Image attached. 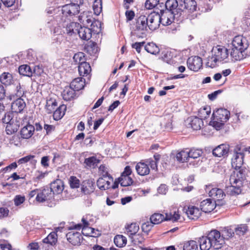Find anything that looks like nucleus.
<instances>
[{
    "instance_id": "1",
    "label": "nucleus",
    "mask_w": 250,
    "mask_h": 250,
    "mask_svg": "<svg viewBox=\"0 0 250 250\" xmlns=\"http://www.w3.org/2000/svg\"><path fill=\"white\" fill-rule=\"evenodd\" d=\"M75 3L65 4L62 7L53 9L54 18L58 23L70 21L74 17L78 15L80 10V5L83 3V0H72Z\"/></svg>"
},
{
    "instance_id": "2",
    "label": "nucleus",
    "mask_w": 250,
    "mask_h": 250,
    "mask_svg": "<svg viewBox=\"0 0 250 250\" xmlns=\"http://www.w3.org/2000/svg\"><path fill=\"white\" fill-rule=\"evenodd\" d=\"M150 220L153 225H157L164 221H170L173 223L182 222L184 220V218L180 214L178 210H175L169 213H166L165 215L159 213H155L150 216Z\"/></svg>"
},
{
    "instance_id": "3",
    "label": "nucleus",
    "mask_w": 250,
    "mask_h": 250,
    "mask_svg": "<svg viewBox=\"0 0 250 250\" xmlns=\"http://www.w3.org/2000/svg\"><path fill=\"white\" fill-rule=\"evenodd\" d=\"M230 112L226 109H218L213 112L212 120L209 122V125H212L216 130L222 128L225 122L229 118Z\"/></svg>"
},
{
    "instance_id": "4",
    "label": "nucleus",
    "mask_w": 250,
    "mask_h": 250,
    "mask_svg": "<svg viewBox=\"0 0 250 250\" xmlns=\"http://www.w3.org/2000/svg\"><path fill=\"white\" fill-rule=\"evenodd\" d=\"M81 229L82 225L80 224L73 225L69 228V229L71 230L66 234V237L67 240L73 245H80L81 244L83 241L81 233L75 230H80Z\"/></svg>"
},
{
    "instance_id": "5",
    "label": "nucleus",
    "mask_w": 250,
    "mask_h": 250,
    "mask_svg": "<svg viewBox=\"0 0 250 250\" xmlns=\"http://www.w3.org/2000/svg\"><path fill=\"white\" fill-rule=\"evenodd\" d=\"M237 178H236L235 174L231 175L229 181L231 186L230 187L231 194L232 195L239 194L241 192L240 185L242 184V181L240 179H242L244 176L243 171L240 169L236 174Z\"/></svg>"
},
{
    "instance_id": "6",
    "label": "nucleus",
    "mask_w": 250,
    "mask_h": 250,
    "mask_svg": "<svg viewBox=\"0 0 250 250\" xmlns=\"http://www.w3.org/2000/svg\"><path fill=\"white\" fill-rule=\"evenodd\" d=\"M208 236L212 245V247L215 250L221 249L225 244L224 238L221 236L220 232L215 229L211 230Z\"/></svg>"
},
{
    "instance_id": "7",
    "label": "nucleus",
    "mask_w": 250,
    "mask_h": 250,
    "mask_svg": "<svg viewBox=\"0 0 250 250\" xmlns=\"http://www.w3.org/2000/svg\"><path fill=\"white\" fill-rule=\"evenodd\" d=\"M211 52L212 54L216 56L219 62L224 61L225 62H227L229 61V52L225 47L217 45L213 47Z\"/></svg>"
},
{
    "instance_id": "8",
    "label": "nucleus",
    "mask_w": 250,
    "mask_h": 250,
    "mask_svg": "<svg viewBox=\"0 0 250 250\" xmlns=\"http://www.w3.org/2000/svg\"><path fill=\"white\" fill-rule=\"evenodd\" d=\"M9 119V122H4L3 123L7 124L5 131L7 134L10 135L17 132L18 130L20 125V119L18 118V115L13 114L12 118Z\"/></svg>"
},
{
    "instance_id": "9",
    "label": "nucleus",
    "mask_w": 250,
    "mask_h": 250,
    "mask_svg": "<svg viewBox=\"0 0 250 250\" xmlns=\"http://www.w3.org/2000/svg\"><path fill=\"white\" fill-rule=\"evenodd\" d=\"M244 155L241 151V148L236 146L234 150V154L231 159V165L235 169H240L243 164Z\"/></svg>"
},
{
    "instance_id": "10",
    "label": "nucleus",
    "mask_w": 250,
    "mask_h": 250,
    "mask_svg": "<svg viewBox=\"0 0 250 250\" xmlns=\"http://www.w3.org/2000/svg\"><path fill=\"white\" fill-rule=\"evenodd\" d=\"M197 0H180L179 7L181 8V12L187 11L192 13L196 11L197 8Z\"/></svg>"
},
{
    "instance_id": "11",
    "label": "nucleus",
    "mask_w": 250,
    "mask_h": 250,
    "mask_svg": "<svg viewBox=\"0 0 250 250\" xmlns=\"http://www.w3.org/2000/svg\"><path fill=\"white\" fill-rule=\"evenodd\" d=\"M41 71L38 66H35L33 71L31 67L27 64L21 65L19 68V72L21 75L29 77H31L33 73L36 75L40 74Z\"/></svg>"
},
{
    "instance_id": "12",
    "label": "nucleus",
    "mask_w": 250,
    "mask_h": 250,
    "mask_svg": "<svg viewBox=\"0 0 250 250\" xmlns=\"http://www.w3.org/2000/svg\"><path fill=\"white\" fill-rule=\"evenodd\" d=\"M202 64V59L198 56L191 57L187 61L188 68L194 71H198L200 69Z\"/></svg>"
},
{
    "instance_id": "13",
    "label": "nucleus",
    "mask_w": 250,
    "mask_h": 250,
    "mask_svg": "<svg viewBox=\"0 0 250 250\" xmlns=\"http://www.w3.org/2000/svg\"><path fill=\"white\" fill-rule=\"evenodd\" d=\"M148 22V28L151 30H154L159 27L160 23V14L158 13L152 12L146 16Z\"/></svg>"
},
{
    "instance_id": "14",
    "label": "nucleus",
    "mask_w": 250,
    "mask_h": 250,
    "mask_svg": "<svg viewBox=\"0 0 250 250\" xmlns=\"http://www.w3.org/2000/svg\"><path fill=\"white\" fill-rule=\"evenodd\" d=\"M24 94V89L19 83H17L14 85L13 91L6 96V98L10 101H12L13 100L21 98Z\"/></svg>"
},
{
    "instance_id": "15",
    "label": "nucleus",
    "mask_w": 250,
    "mask_h": 250,
    "mask_svg": "<svg viewBox=\"0 0 250 250\" xmlns=\"http://www.w3.org/2000/svg\"><path fill=\"white\" fill-rule=\"evenodd\" d=\"M52 193L48 188L39 189L36 200L37 202L42 203L51 199Z\"/></svg>"
},
{
    "instance_id": "16",
    "label": "nucleus",
    "mask_w": 250,
    "mask_h": 250,
    "mask_svg": "<svg viewBox=\"0 0 250 250\" xmlns=\"http://www.w3.org/2000/svg\"><path fill=\"white\" fill-rule=\"evenodd\" d=\"M160 23L163 25L166 26L170 24L173 20L174 12L170 11H160Z\"/></svg>"
},
{
    "instance_id": "17",
    "label": "nucleus",
    "mask_w": 250,
    "mask_h": 250,
    "mask_svg": "<svg viewBox=\"0 0 250 250\" xmlns=\"http://www.w3.org/2000/svg\"><path fill=\"white\" fill-rule=\"evenodd\" d=\"M57 241V234L56 232L53 231L50 233V234L42 240L43 243L47 245L46 246H43V247L45 248L44 250H53L52 246L55 245Z\"/></svg>"
},
{
    "instance_id": "18",
    "label": "nucleus",
    "mask_w": 250,
    "mask_h": 250,
    "mask_svg": "<svg viewBox=\"0 0 250 250\" xmlns=\"http://www.w3.org/2000/svg\"><path fill=\"white\" fill-rule=\"evenodd\" d=\"M186 124L188 127H191L195 130L200 129L201 126L203 125V121L197 117H189L186 121Z\"/></svg>"
},
{
    "instance_id": "19",
    "label": "nucleus",
    "mask_w": 250,
    "mask_h": 250,
    "mask_svg": "<svg viewBox=\"0 0 250 250\" xmlns=\"http://www.w3.org/2000/svg\"><path fill=\"white\" fill-rule=\"evenodd\" d=\"M14 101L11 104V109L14 115H18L21 113L25 107L26 104L24 100L21 98L13 100Z\"/></svg>"
},
{
    "instance_id": "20",
    "label": "nucleus",
    "mask_w": 250,
    "mask_h": 250,
    "mask_svg": "<svg viewBox=\"0 0 250 250\" xmlns=\"http://www.w3.org/2000/svg\"><path fill=\"white\" fill-rule=\"evenodd\" d=\"M113 179L111 176L100 177L97 180V184L99 188L101 190H106L111 187V183Z\"/></svg>"
},
{
    "instance_id": "21",
    "label": "nucleus",
    "mask_w": 250,
    "mask_h": 250,
    "mask_svg": "<svg viewBox=\"0 0 250 250\" xmlns=\"http://www.w3.org/2000/svg\"><path fill=\"white\" fill-rule=\"evenodd\" d=\"M232 45L239 49L245 50L248 47L247 40L241 36H235L232 42Z\"/></svg>"
},
{
    "instance_id": "22",
    "label": "nucleus",
    "mask_w": 250,
    "mask_h": 250,
    "mask_svg": "<svg viewBox=\"0 0 250 250\" xmlns=\"http://www.w3.org/2000/svg\"><path fill=\"white\" fill-rule=\"evenodd\" d=\"M63 189L64 185L62 181L60 179H57L51 183L49 189L51 191V193L52 192L53 195L61 193Z\"/></svg>"
},
{
    "instance_id": "23",
    "label": "nucleus",
    "mask_w": 250,
    "mask_h": 250,
    "mask_svg": "<svg viewBox=\"0 0 250 250\" xmlns=\"http://www.w3.org/2000/svg\"><path fill=\"white\" fill-rule=\"evenodd\" d=\"M216 203L212 201L211 199H207L201 202V210L206 213L210 212L215 208Z\"/></svg>"
},
{
    "instance_id": "24",
    "label": "nucleus",
    "mask_w": 250,
    "mask_h": 250,
    "mask_svg": "<svg viewBox=\"0 0 250 250\" xmlns=\"http://www.w3.org/2000/svg\"><path fill=\"white\" fill-rule=\"evenodd\" d=\"M208 194L215 203L216 201H220L223 200L226 196L223 190L218 188H212L209 191Z\"/></svg>"
},
{
    "instance_id": "25",
    "label": "nucleus",
    "mask_w": 250,
    "mask_h": 250,
    "mask_svg": "<svg viewBox=\"0 0 250 250\" xmlns=\"http://www.w3.org/2000/svg\"><path fill=\"white\" fill-rule=\"evenodd\" d=\"M180 0H167L166 2L165 6L166 11L176 12L177 14L181 12V8L179 7Z\"/></svg>"
},
{
    "instance_id": "26",
    "label": "nucleus",
    "mask_w": 250,
    "mask_h": 250,
    "mask_svg": "<svg viewBox=\"0 0 250 250\" xmlns=\"http://www.w3.org/2000/svg\"><path fill=\"white\" fill-rule=\"evenodd\" d=\"M229 150V146L225 144H222L215 147L212 151L213 155L215 157L225 156Z\"/></svg>"
},
{
    "instance_id": "27",
    "label": "nucleus",
    "mask_w": 250,
    "mask_h": 250,
    "mask_svg": "<svg viewBox=\"0 0 250 250\" xmlns=\"http://www.w3.org/2000/svg\"><path fill=\"white\" fill-rule=\"evenodd\" d=\"M148 25L146 16H140L136 22V29L138 31H144L147 30V28L148 27Z\"/></svg>"
},
{
    "instance_id": "28",
    "label": "nucleus",
    "mask_w": 250,
    "mask_h": 250,
    "mask_svg": "<svg viewBox=\"0 0 250 250\" xmlns=\"http://www.w3.org/2000/svg\"><path fill=\"white\" fill-rule=\"evenodd\" d=\"M78 34L81 39L83 40L88 41L90 40L92 37V30L87 27L79 26V28L77 31Z\"/></svg>"
},
{
    "instance_id": "29",
    "label": "nucleus",
    "mask_w": 250,
    "mask_h": 250,
    "mask_svg": "<svg viewBox=\"0 0 250 250\" xmlns=\"http://www.w3.org/2000/svg\"><path fill=\"white\" fill-rule=\"evenodd\" d=\"M34 131V126L28 124L21 128L20 132L21 137L25 139H29L33 135Z\"/></svg>"
},
{
    "instance_id": "30",
    "label": "nucleus",
    "mask_w": 250,
    "mask_h": 250,
    "mask_svg": "<svg viewBox=\"0 0 250 250\" xmlns=\"http://www.w3.org/2000/svg\"><path fill=\"white\" fill-rule=\"evenodd\" d=\"M69 21L63 23H59L63 27L66 28V31L67 34H72V33H76L79 28V23L75 22H71L68 23Z\"/></svg>"
},
{
    "instance_id": "31",
    "label": "nucleus",
    "mask_w": 250,
    "mask_h": 250,
    "mask_svg": "<svg viewBox=\"0 0 250 250\" xmlns=\"http://www.w3.org/2000/svg\"><path fill=\"white\" fill-rule=\"evenodd\" d=\"M75 90L69 86L65 87L62 93V96L64 100L69 101L72 100L75 97Z\"/></svg>"
},
{
    "instance_id": "32",
    "label": "nucleus",
    "mask_w": 250,
    "mask_h": 250,
    "mask_svg": "<svg viewBox=\"0 0 250 250\" xmlns=\"http://www.w3.org/2000/svg\"><path fill=\"white\" fill-rule=\"evenodd\" d=\"M201 210L195 206H191L188 208L186 213L188 217L192 220L197 219L201 215Z\"/></svg>"
},
{
    "instance_id": "33",
    "label": "nucleus",
    "mask_w": 250,
    "mask_h": 250,
    "mask_svg": "<svg viewBox=\"0 0 250 250\" xmlns=\"http://www.w3.org/2000/svg\"><path fill=\"white\" fill-rule=\"evenodd\" d=\"M137 173L141 176L148 175L150 172V169L148 165L144 162H139L135 167Z\"/></svg>"
},
{
    "instance_id": "34",
    "label": "nucleus",
    "mask_w": 250,
    "mask_h": 250,
    "mask_svg": "<svg viewBox=\"0 0 250 250\" xmlns=\"http://www.w3.org/2000/svg\"><path fill=\"white\" fill-rule=\"evenodd\" d=\"M85 80L83 78H77L71 83L70 86L75 91L82 89L84 86Z\"/></svg>"
},
{
    "instance_id": "35",
    "label": "nucleus",
    "mask_w": 250,
    "mask_h": 250,
    "mask_svg": "<svg viewBox=\"0 0 250 250\" xmlns=\"http://www.w3.org/2000/svg\"><path fill=\"white\" fill-rule=\"evenodd\" d=\"M79 73L81 76H87L91 71L90 64L87 62H83L78 66Z\"/></svg>"
},
{
    "instance_id": "36",
    "label": "nucleus",
    "mask_w": 250,
    "mask_h": 250,
    "mask_svg": "<svg viewBox=\"0 0 250 250\" xmlns=\"http://www.w3.org/2000/svg\"><path fill=\"white\" fill-rule=\"evenodd\" d=\"M82 221L83 225V227H82L83 234L86 236L90 235L96 237V236L94 235V229L91 227H88L89 223L84 218H82Z\"/></svg>"
},
{
    "instance_id": "37",
    "label": "nucleus",
    "mask_w": 250,
    "mask_h": 250,
    "mask_svg": "<svg viewBox=\"0 0 250 250\" xmlns=\"http://www.w3.org/2000/svg\"><path fill=\"white\" fill-rule=\"evenodd\" d=\"M199 242L201 250H209L211 247H212L211 242L208 236L200 238Z\"/></svg>"
},
{
    "instance_id": "38",
    "label": "nucleus",
    "mask_w": 250,
    "mask_h": 250,
    "mask_svg": "<svg viewBox=\"0 0 250 250\" xmlns=\"http://www.w3.org/2000/svg\"><path fill=\"white\" fill-rule=\"evenodd\" d=\"M14 113L13 112H8L6 113L5 111V106L3 104L0 103V120L2 122H9V119L12 118V116Z\"/></svg>"
},
{
    "instance_id": "39",
    "label": "nucleus",
    "mask_w": 250,
    "mask_h": 250,
    "mask_svg": "<svg viewBox=\"0 0 250 250\" xmlns=\"http://www.w3.org/2000/svg\"><path fill=\"white\" fill-rule=\"evenodd\" d=\"M244 50L233 47L230 52V56L232 59V61L240 60L242 58V53Z\"/></svg>"
},
{
    "instance_id": "40",
    "label": "nucleus",
    "mask_w": 250,
    "mask_h": 250,
    "mask_svg": "<svg viewBox=\"0 0 250 250\" xmlns=\"http://www.w3.org/2000/svg\"><path fill=\"white\" fill-rule=\"evenodd\" d=\"M13 81L12 74L8 72H4L0 76V81L5 85H10Z\"/></svg>"
},
{
    "instance_id": "41",
    "label": "nucleus",
    "mask_w": 250,
    "mask_h": 250,
    "mask_svg": "<svg viewBox=\"0 0 250 250\" xmlns=\"http://www.w3.org/2000/svg\"><path fill=\"white\" fill-rule=\"evenodd\" d=\"M57 106V103L55 99L50 98L47 99L46 104V109L48 114L52 113Z\"/></svg>"
},
{
    "instance_id": "42",
    "label": "nucleus",
    "mask_w": 250,
    "mask_h": 250,
    "mask_svg": "<svg viewBox=\"0 0 250 250\" xmlns=\"http://www.w3.org/2000/svg\"><path fill=\"white\" fill-rule=\"evenodd\" d=\"M145 50L151 54L156 55L158 54L160 49L159 47L153 42H148L145 46Z\"/></svg>"
},
{
    "instance_id": "43",
    "label": "nucleus",
    "mask_w": 250,
    "mask_h": 250,
    "mask_svg": "<svg viewBox=\"0 0 250 250\" xmlns=\"http://www.w3.org/2000/svg\"><path fill=\"white\" fill-rule=\"evenodd\" d=\"M176 157L177 160L179 162H187L189 159L188 149H185L177 153Z\"/></svg>"
},
{
    "instance_id": "44",
    "label": "nucleus",
    "mask_w": 250,
    "mask_h": 250,
    "mask_svg": "<svg viewBox=\"0 0 250 250\" xmlns=\"http://www.w3.org/2000/svg\"><path fill=\"white\" fill-rule=\"evenodd\" d=\"M86 52L90 55H94L98 52V47L96 43L89 42L85 46Z\"/></svg>"
},
{
    "instance_id": "45",
    "label": "nucleus",
    "mask_w": 250,
    "mask_h": 250,
    "mask_svg": "<svg viewBox=\"0 0 250 250\" xmlns=\"http://www.w3.org/2000/svg\"><path fill=\"white\" fill-rule=\"evenodd\" d=\"M211 112L210 106L206 105L201 108L198 111V116L202 120L207 119Z\"/></svg>"
},
{
    "instance_id": "46",
    "label": "nucleus",
    "mask_w": 250,
    "mask_h": 250,
    "mask_svg": "<svg viewBox=\"0 0 250 250\" xmlns=\"http://www.w3.org/2000/svg\"><path fill=\"white\" fill-rule=\"evenodd\" d=\"M139 229V227L136 223H131L126 227V230L130 237L135 235Z\"/></svg>"
},
{
    "instance_id": "47",
    "label": "nucleus",
    "mask_w": 250,
    "mask_h": 250,
    "mask_svg": "<svg viewBox=\"0 0 250 250\" xmlns=\"http://www.w3.org/2000/svg\"><path fill=\"white\" fill-rule=\"evenodd\" d=\"M119 182L122 187L130 186L133 182L131 177L126 175H121L118 179Z\"/></svg>"
},
{
    "instance_id": "48",
    "label": "nucleus",
    "mask_w": 250,
    "mask_h": 250,
    "mask_svg": "<svg viewBox=\"0 0 250 250\" xmlns=\"http://www.w3.org/2000/svg\"><path fill=\"white\" fill-rule=\"evenodd\" d=\"M189 153V158L197 159L202 156L203 151L201 149L192 148L190 150L188 149Z\"/></svg>"
},
{
    "instance_id": "49",
    "label": "nucleus",
    "mask_w": 250,
    "mask_h": 250,
    "mask_svg": "<svg viewBox=\"0 0 250 250\" xmlns=\"http://www.w3.org/2000/svg\"><path fill=\"white\" fill-rule=\"evenodd\" d=\"M126 237L122 235H117L114 239L115 244L120 248L125 246L126 244Z\"/></svg>"
},
{
    "instance_id": "50",
    "label": "nucleus",
    "mask_w": 250,
    "mask_h": 250,
    "mask_svg": "<svg viewBox=\"0 0 250 250\" xmlns=\"http://www.w3.org/2000/svg\"><path fill=\"white\" fill-rule=\"evenodd\" d=\"M99 163L100 160L95 156L90 157L84 160V163L87 166L93 168L95 167Z\"/></svg>"
},
{
    "instance_id": "51",
    "label": "nucleus",
    "mask_w": 250,
    "mask_h": 250,
    "mask_svg": "<svg viewBox=\"0 0 250 250\" xmlns=\"http://www.w3.org/2000/svg\"><path fill=\"white\" fill-rule=\"evenodd\" d=\"M89 28L90 29H91L92 33H93L96 34H99L101 31V22L98 20H95L91 23V24H90V28Z\"/></svg>"
},
{
    "instance_id": "52",
    "label": "nucleus",
    "mask_w": 250,
    "mask_h": 250,
    "mask_svg": "<svg viewBox=\"0 0 250 250\" xmlns=\"http://www.w3.org/2000/svg\"><path fill=\"white\" fill-rule=\"evenodd\" d=\"M183 250H197L198 246L196 241L190 240L184 244Z\"/></svg>"
},
{
    "instance_id": "53",
    "label": "nucleus",
    "mask_w": 250,
    "mask_h": 250,
    "mask_svg": "<svg viewBox=\"0 0 250 250\" xmlns=\"http://www.w3.org/2000/svg\"><path fill=\"white\" fill-rule=\"evenodd\" d=\"M93 9L95 15H99L102 10V0H93Z\"/></svg>"
},
{
    "instance_id": "54",
    "label": "nucleus",
    "mask_w": 250,
    "mask_h": 250,
    "mask_svg": "<svg viewBox=\"0 0 250 250\" xmlns=\"http://www.w3.org/2000/svg\"><path fill=\"white\" fill-rule=\"evenodd\" d=\"M154 160L152 159H148L146 162L150 166L152 169H154L156 171L157 170V162L159 160V156L155 155H154Z\"/></svg>"
},
{
    "instance_id": "55",
    "label": "nucleus",
    "mask_w": 250,
    "mask_h": 250,
    "mask_svg": "<svg viewBox=\"0 0 250 250\" xmlns=\"http://www.w3.org/2000/svg\"><path fill=\"white\" fill-rule=\"evenodd\" d=\"M87 185H86V183H84L81 188L82 191L84 194H89L93 191V186L92 182H87L86 183Z\"/></svg>"
},
{
    "instance_id": "56",
    "label": "nucleus",
    "mask_w": 250,
    "mask_h": 250,
    "mask_svg": "<svg viewBox=\"0 0 250 250\" xmlns=\"http://www.w3.org/2000/svg\"><path fill=\"white\" fill-rule=\"evenodd\" d=\"M73 60L75 62L78 63L79 65L83 62H86L84 54L81 52L76 53L73 56Z\"/></svg>"
},
{
    "instance_id": "57",
    "label": "nucleus",
    "mask_w": 250,
    "mask_h": 250,
    "mask_svg": "<svg viewBox=\"0 0 250 250\" xmlns=\"http://www.w3.org/2000/svg\"><path fill=\"white\" fill-rule=\"evenodd\" d=\"M248 230V227L246 225L241 224L235 229V231L239 236L244 235Z\"/></svg>"
},
{
    "instance_id": "58",
    "label": "nucleus",
    "mask_w": 250,
    "mask_h": 250,
    "mask_svg": "<svg viewBox=\"0 0 250 250\" xmlns=\"http://www.w3.org/2000/svg\"><path fill=\"white\" fill-rule=\"evenodd\" d=\"M62 106H60L57 108L53 112V118L55 120H58L61 119L64 115V112L62 111Z\"/></svg>"
},
{
    "instance_id": "59",
    "label": "nucleus",
    "mask_w": 250,
    "mask_h": 250,
    "mask_svg": "<svg viewBox=\"0 0 250 250\" xmlns=\"http://www.w3.org/2000/svg\"><path fill=\"white\" fill-rule=\"evenodd\" d=\"M162 58L164 62L167 63H171L172 62V55H171L170 51L167 50L163 51L162 52Z\"/></svg>"
},
{
    "instance_id": "60",
    "label": "nucleus",
    "mask_w": 250,
    "mask_h": 250,
    "mask_svg": "<svg viewBox=\"0 0 250 250\" xmlns=\"http://www.w3.org/2000/svg\"><path fill=\"white\" fill-rule=\"evenodd\" d=\"M69 183L70 187L72 188H78L80 186V180L75 176H71L70 177Z\"/></svg>"
},
{
    "instance_id": "61",
    "label": "nucleus",
    "mask_w": 250,
    "mask_h": 250,
    "mask_svg": "<svg viewBox=\"0 0 250 250\" xmlns=\"http://www.w3.org/2000/svg\"><path fill=\"white\" fill-rule=\"evenodd\" d=\"M234 231L231 229L227 228L225 229L223 231L222 234V237L224 238V240L225 239H229V238L232 237L234 235Z\"/></svg>"
},
{
    "instance_id": "62",
    "label": "nucleus",
    "mask_w": 250,
    "mask_h": 250,
    "mask_svg": "<svg viewBox=\"0 0 250 250\" xmlns=\"http://www.w3.org/2000/svg\"><path fill=\"white\" fill-rule=\"evenodd\" d=\"M218 62H219V61H218V59L216 56L212 55L211 57H209L208 58L207 65L211 68H213L216 66V63Z\"/></svg>"
},
{
    "instance_id": "63",
    "label": "nucleus",
    "mask_w": 250,
    "mask_h": 250,
    "mask_svg": "<svg viewBox=\"0 0 250 250\" xmlns=\"http://www.w3.org/2000/svg\"><path fill=\"white\" fill-rule=\"evenodd\" d=\"M153 226V224L150 221V222L147 221L146 222L143 223L141 227L143 231L147 234L148 232L151 229Z\"/></svg>"
},
{
    "instance_id": "64",
    "label": "nucleus",
    "mask_w": 250,
    "mask_h": 250,
    "mask_svg": "<svg viewBox=\"0 0 250 250\" xmlns=\"http://www.w3.org/2000/svg\"><path fill=\"white\" fill-rule=\"evenodd\" d=\"M159 0H146L145 2V7L147 9L154 8L159 3Z\"/></svg>"
}]
</instances>
